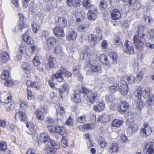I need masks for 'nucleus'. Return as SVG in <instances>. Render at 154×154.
Wrapping results in <instances>:
<instances>
[{"label": "nucleus", "instance_id": "obj_1", "mask_svg": "<svg viewBox=\"0 0 154 154\" xmlns=\"http://www.w3.org/2000/svg\"><path fill=\"white\" fill-rule=\"evenodd\" d=\"M138 28L137 35L134 36L133 39L134 44L136 46V48L139 50L143 45L142 39H144L145 35L143 34L144 29V26L140 25L138 26Z\"/></svg>", "mask_w": 154, "mask_h": 154}, {"label": "nucleus", "instance_id": "obj_2", "mask_svg": "<svg viewBox=\"0 0 154 154\" xmlns=\"http://www.w3.org/2000/svg\"><path fill=\"white\" fill-rule=\"evenodd\" d=\"M63 75H64L65 76L68 78L72 75V73L67 71L65 68H62L59 70L57 72L53 74L52 75V79H55L59 82H61L63 80Z\"/></svg>", "mask_w": 154, "mask_h": 154}, {"label": "nucleus", "instance_id": "obj_3", "mask_svg": "<svg viewBox=\"0 0 154 154\" xmlns=\"http://www.w3.org/2000/svg\"><path fill=\"white\" fill-rule=\"evenodd\" d=\"M82 92L85 94L88 98V100L91 104L94 103L97 100V93L95 92H92L86 88H82Z\"/></svg>", "mask_w": 154, "mask_h": 154}, {"label": "nucleus", "instance_id": "obj_4", "mask_svg": "<svg viewBox=\"0 0 154 154\" xmlns=\"http://www.w3.org/2000/svg\"><path fill=\"white\" fill-rule=\"evenodd\" d=\"M120 81V83L122 85V86H121V89L120 88V89H121L120 92L122 95H126L128 92L127 76H124L122 78H121Z\"/></svg>", "mask_w": 154, "mask_h": 154}, {"label": "nucleus", "instance_id": "obj_5", "mask_svg": "<svg viewBox=\"0 0 154 154\" xmlns=\"http://www.w3.org/2000/svg\"><path fill=\"white\" fill-rule=\"evenodd\" d=\"M0 98L3 99L4 100V102L0 101V105L2 103L8 104L11 102L12 101L11 97L9 93L8 92L4 91L1 92L0 94Z\"/></svg>", "mask_w": 154, "mask_h": 154}, {"label": "nucleus", "instance_id": "obj_6", "mask_svg": "<svg viewBox=\"0 0 154 154\" xmlns=\"http://www.w3.org/2000/svg\"><path fill=\"white\" fill-rule=\"evenodd\" d=\"M97 8L94 6H92V9L91 8L88 13V20H95L97 17Z\"/></svg>", "mask_w": 154, "mask_h": 154}, {"label": "nucleus", "instance_id": "obj_7", "mask_svg": "<svg viewBox=\"0 0 154 154\" xmlns=\"http://www.w3.org/2000/svg\"><path fill=\"white\" fill-rule=\"evenodd\" d=\"M152 132L151 127L147 123L145 124L140 130L141 135L145 137L150 135Z\"/></svg>", "mask_w": 154, "mask_h": 154}, {"label": "nucleus", "instance_id": "obj_8", "mask_svg": "<svg viewBox=\"0 0 154 154\" xmlns=\"http://www.w3.org/2000/svg\"><path fill=\"white\" fill-rule=\"evenodd\" d=\"M88 37L90 44L92 46L95 45L98 41L102 39L101 35L99 37H97L95 35L90 34L88 35Z\"/></svg>", "mask_w": 154, "mask_h": 154}, {"label": "nucleus", "instance_id": "obj_9", "mask_svg": "<svg viewBox=\"0 0 154 154\" xmlns=\"http://www.w3.org/2000/svg\"><path fill=\"white\" fill-rule=\"evenodd\" d=\"M125 48L124 51L128 54H132L134 52V48L132 44L128 40H126L125 42Z\"/></svg>", "mask_w": 154, "mask_h": 154}, {"label": "nucleus", "instance_id": "obj_10", "mask_svg": "<svg viewBox=\"0 0 154 154\" xmlns=\"http://www.w3.org/2000/svg\"><path fill=\"white\" fill-rule=\"evenodd\" d=\"M138 129L137 126L135 123L131 124L127 129V133L129 135H131L137 131Z\"/></svg>", "mask_w": 154, "mask_h": 154}, {"label": "nucleus", "instance_id": "obj_11", "mask_svg": "<svg viewBox=\"0 0 154 154\" xmlns=\"http://www.w3.org/2000/svg\"><path fill=\"white\" fill-rule=\"evenodd\" d=\"M15 117L16 120H20L21 122H25L27 119L26 114L23 112L19 111L16 113Z\"/></svg>", "mask_w": 154, "mask_h": 154}, {"label": "nucleus", "instance_id": "obj_12", "mask_svg": "<svg viewBox=\"0 0 154 154\" xmlns=\"http://www.w3.org/2000/svg\"><path fill=\"white\" fill-rule=\"evenodd\" d=\"M60 96V97L66 94L68 91V85L67 83L64 84L59 89Z\"/></svg>", "mask_w": 154, "mask_h": 154}, {"label": "nucleus", "instance_id": "obj_13", "mask_svg": "<svg viewBox=\"0 0 154 154\" xmlns=\"http://www.w3.org/2000/svg\"><path fill=\"white\" fill-rule=\"evenodd\" d=\"M146 154H154V143L148 142L145 146Z\"/></svg>", "mask_w": 154, "mask_h": 154}, {"label": "nucleus", "instance_id": "obj_14", "mask_svg": "<svg viewBox=\"0 0 154 154\" xmlns=\"http://www.w3.org/2000/svg\"><path fill=\"white\" fill-rule=\"evenodd\" d=\"M10 59L8 54L5 51H2L0 54V61L2 63H6Z\"/></svg>", "mask_w": 154, "mask_h": 154}, {"label": "nucleus", "instance_id": "obj_15", "mask_svg": "<svg viewBox=\"0 0 154 154\" xmlns=\"http://www.w3.org/2000/svg\"><path fill=\"white\" fill-rule=\"evenodd\" d=\"M128 104L126 102H122L118 108L119 111L121 113H123L127 111L128 108Z\"/></svg>", "mask_w": 154, "mask_h": 154}, {"label": "nucleus", "instance_id": "obj_16", "mask_svg": "<svg viewBox=\"0 0 154 154\" xmlns=\"http://www.w3.org/2000/svg\"><path fill=\"white\" fill-rule=\"evenodd\" d=\"M54 33L57 37L63 36L64 35L63 29L60 26H56L54 29Z\"/></svg>", "mask_w": 154, "mask_h": 154}, {"label": "nucleus", "instance_id": "obj_17", "mask_svg": "<svg viewBox=\"0 0 154 154\" xmlns=\"http://www.w3.org/2000/svg\"><path fill=\"white\" fill-rule=\"evenodd\" d=\"M111 16L112 19L116 20L120 18L121 14L119 10L114 9L112 11Z\"/></svg>", "mask_w": 154, "mask_h": 154}, {"label": "nucleus", "instance_id": "obj_18", "mask_svg": "<svg viewBox=\"0 0 154 154\" xmlns=\"http://www.w3.org/2000/svg\"><path fill=\"white\" fill-rule=\"evenodd\" d=\"M77 37V34L73 30L69 31L66 34V38L69 41L75 40Z\"/></svg>", "mask_w": 154, "mask_h": 154}, {"label": "nucleus", "instance_id": "obj_19", "mask_svg": "<svg viewBox=\"0 0 154 154\" xmlns=\"http://www.w3.org/2000/svg\"><path fill=\"white\" fill-rule=\"evenodd\" d=\"M29 32L27 31L23 36V40L27 43V44L30 45L33 44L34 43L33 40L28 35Z\"/></svg>", "mask_w": 154, "mask_h": 154}, {"label": "nucleus", "instance_id": "obj_20", "mask_svg": "<svg viewBox=\"0 0 154 154\" xmlns=\"http://www.w3.org/2000/svg\"><path fill=\"white\" fill-rule=\"evenodd\" d=\"M56 43V40L54 38H49L47 40V45L49 49H51Z\"/></svg>", "mask_w": 154, "mask_h": 154}, {"label": "nucleus", "instance_id": "obj_21", "mask_svg": "<svg viewBox=\"0 0 154 154\" xmlns=\"http://www.w3.org/2000/svg\"><path fill=\"white\" fill-rule=\"evenodd\" d=\"M39 139L41 142L46 143H48L50 139L47 134L42 133L40 134Z\"/></svg>", "mask_w": 154, "mask_h": 154}, {"label": "nucleus", "instance_id": "obj_22", "mask_svg": "<svg viewBox=\"0 0 154 154\" xmlns=\"http://www.w3.org/2000/svg\"><path fill=\"white\" fill-rule=\"evenodd\" d=\"M81 90H75L74 91V93L73 94V97L76 103H80L81 101L80 95Z\"/></svg>", "mask_w": 154, "mask_h": 154}, {"label": "nucleus", "instance_id": "obj_23", "mask_svg": "<svg viewBox=\"0 0 154 154\" xmlns=\"http://www.w3.org/2000/svg\"><path fill=\"white\" fill-rule=\"evenodd\" d=\"M105 105L103 103L97 102L94 106V109L97 112L103 111L104 109Z\"/></svg>", "mask_w": 154, "mask_h": 154}, {"label": "nucleus", "instance_id": "obj_24", "mask_svg": "<svg viewBox=\"0 0 154 154\" xmlns=\"http://www.w3.org/2000/svg\"><path fill=\"white\" fill-rule=\"evenodd\" d=\"M119 146L117 143H113L110 147L109 152L112 153H117L119 151Z\"/></svg>", "mask_w": 154, "mask_h": 154}, {"label": "nucleus", "instance_id": "obj_25", "mask_svg": "<svg viewBox=\"0 0 154 154\" xmlns=\"http://www.w3.org/2000/svg\"><path fill=\"white\" fill-rule=\"evenodd\" d=\"M56 22L59 25L65 27L67 25V21L63 17H59L56 20Z\"/></svg>", "mask_w": 154, "mask_h": 154}, {"label": "nucleus", "instance_id": "obj_26", "mask_svg": "<svg viewBox=\"0 0 154 154\" xmlns=\"http://www.w3.org/2000/svg\"><path fill=\"white\" fill-rule=\"evenodd\" d=\"M99 59L101 63L105 66L109 64L107 57L105 54H103L100 55Z\"/></svg>", "mask_w": 154, "mask_h": 154}, {"label": "nucleus", "instance_id": "obj_27", "mask_svg": "<svg viewBox=\"0 0 154 154\" xmlns=\"http://www.w3.org/2000/svg\"><path fill=\"white\" fill-rule=\"evenodd\" d=\"M40 24H41L37 21H33L32 23V26L35 33H36L38 30L40 29Z\"/></svg>", "mask_w": 154, "mask_h": 154}, {"label": "nucleus", "instance_id": "obj_28", "mask_svg": "<svg viewBox=\"0 0 154 154\" xmlns=\"http://www.w3.org/2000/svg\"><path fill=\"white\" fill-rule=\"evenodd\" d=\"M67 3L69 6H79L80 5V2L79 0H66Z\"/></svg>", "mask_w": 154, "mask_h": 154}, {"label": "nucleus", "instance_id": "obj_29", "mask_svg": "<svg viewBox=\"0 0 154 154\" xmlns=\"http://www.w3.org/2000/svg\"><path fill=\"white\" fill-rule=\"evenodd\" d=\"M136 90L134 92V94L136 98L138 99H140L141 98L142 90L141 88L139 86L136 87Z\"/></svg>", "mask_w": 154, "mask_h": 154}, {"label": "nucleus", "instance_id": "obj_30", "mask_svg": "<svg viewBox=\"0 0 154 154\" xmlns=\"http://www.w3.org/2000/svg\"><path fill=\"white\" fill-rule=\"evenodd\" d=\"M26 126L29 129L28 133L29 134H32L35 132V130L34 129V125L33 123L31 122H29L26 124Z\"/></svg>", "mask_w": 154, "mask_h": 154}, {"label": "nucleus", "instance_id": "obj_31", "mask_svg": "<svg viewBox=\"0 0 154 154\" xmlns=\"http://www.w3.org/2000/svg\"><path fill=\"white\" fill-rule=\"evenodd\" d=\"M10 70H4L1 75V78L2 80L11 78Z\"/></svg>", "mask_w": 154, "mask_h": 154}, {"label": "nucleus", "instance_id": "obj_32", "mask_svg": "<svg viewBox=\"0 0 154 154\" xmlns=\"http://www.w3.org/2000/svg\"><path fill=\"white\" fill-rule=\"evenodd\" d=\"M56 58L52 56H51L48 59V65L49 67H53L56 63Z\"/></svg>", "mask_w": 154, "mask_h": 154}, {"label": "nucleus", "instance_id": "obj_33", "mask_svg": "<svg viewBox=\"0 0 154 154\" xmlns=\"http://www.w3.org/2000/svg\"><path fill=\"white\" fill-rule=\"evenodd\" d=\"M151 92V89L150 88H146L143 92V96L145 98H148L150 96Z\"/></svg>", "mask_w": 154, "mask_h": 154}, {"label": "nucleus", "instance_id": "obj_34", "mask_svg": "<svg viewBox=\"0 0 154 154\" xmlns=\"http://www.w3.org/2000/svg\"><path fill=\"white\" fill-rule=\"evenodd\" d=\"M123 123V121L118 119H115L112 121V126L113 127L118 128L122 126Z\"/></svg>", "mask_w": 154, "mask_h": 154}, {"label": "nucleus", "instance_id": "obj_35", "mask_svg": "<svg viewBox=\"0 0 154 154\" xmlns=\"http://www.w3.org/2000/svg\"><path fill=\"white\" fill-rule=\"evenodd\" d=\"M26 25L24 23L22 22V23H20L19 24L15 27V30H17V32H18L19 31L22 32L23 29H24L26 27Z\"/></svg>", "mask_w": 154, "mask_h": 154}, {"label": "nucleus", "instance_id": "obj_36", "mask_svg": "<svg viewBox=\"0 0 154 154\" xmlns=\"http://www.w3.org/2000/svg\"><path fill=\"white\" fill-rule=\"evenodd\" d=\"M48 145L53 147L54 148L58 149H59L60 146L57 144L56 143L54 140H49V141L47 143Z\"/></svg>", "mask_w": 154, "mask_h": 154}, {"label": "nucleus", "instance_id": "obj_37", "mask_svg": "<svg viewBox=\"0 0 154 154\" xmlns=\"http://www.w3.org/2000/svg\"><path fill=\"white\" fill-rule=\"evenodd\" d=\"M56 132L59 133L61 135H63L66 132L65 128L63 127L58 126L56 127Z\"/></svg>", "mask_w": 154, "mask_h": 154}, {"label": "nucleus", "instance_id": "obj_38", "mask_svg": "<svg viewBox=\"0 0 154 154\" xmlns=\"http://www.w3.org/2000/svg\"><path fill=\"white\" fill-rule=\"evenodd\" d=\"M56 109L57 116L59 115L62 116L64 114V109L63 106H59L57 108H56Z\"/></svg>", "mask_w": 154, "mask_h": 154}, {"label": "nucleus", "instance_id": "obj_39", "mask_svg": "<svg viewBox=\"0 0 154 154\" xmlns=\"http://www.w3.org/2000/svg\"><path fill=\"white\" fill-rule=\"evenodd\" d=\"M36 116L37 119L39 120L40 121L44 120L45 116L41 111L40 110H37L36 112Z\"/></svg>", "mask_w": 154, "mask_h": 154}, {"label": "nucleus", "instance_id": "obj_40", "mask_svg": "<svg viewBox=\"0 0 154 154\" xmlns=\"http://www.w3.org/2000/svg\"><path fill=\"white\" fill-rule=\"evenodd\" d=\"M77 122L79 123H84L86 121V116L83 115L80 117H78L76 119Z\"/></svg>", "mask_w": 154, "mask_h": 154}, {"label": "nucleus", "instance_id": "obj_41", "mask_svg": "<svg viewBox=\"0 0 154 154\" xmlns=\"http://www.w3.org/2000/svg\"><path fill=\"white\" fill-rule=\"evenodd\" d=\"M43 151L46 154H55V151L54 150L50 147H45Z\"/></svg>", "mask_w": 154, "mask_h": 154}, {"label": "nucleus", "instance_id": "obj_42", "mask_svg": "<svg viewBox=\"0 0 154 154\" xmlns=\"http://www.w3.org/2000/svg\"><path fill=\"white\" fill-rule=\"evenodd\" d=\"M119 88V85L117 83H115L110 86V91L112 93L115 92Z\"/></svg>", "mask_w": 154, "mask_h": 154}, {"label": "nucleus", "instance_id": "obj_43", "mask_svg": "<svg viewBox=\"0 0 154 154\" xmlns=\"http://www.w3.org/2000/svg\"><path fill=\"white\" fill-rule=\"evenodd\" d=\"M83 5L84 7L87 9L91 7L92 9V6L91 5V2L89 0H83Z\"/></svg>", "mask_w": 154, "mask_h": 154}, {"label": "nucleus", "instance_id": "obj_44", "mask_svg": "<svg viewBox=\"0 0 154 154\" xmlns=\"http://www.w3.org/2000/svg\"><path fill=\"white\" fill-rule=\"evenodd\" d=\"M153 96L146 101V104L147 106H151L154 105V99L153 98Z\"/></svg>", "mask_w": 154, "mask_h": 154}, {"label": "nucleus", "instance_id": "obj_45", "mask_svg": "<svg viewBox=\"0 0 154 154\" xmlns=\"http://www.w3.org/2000/svg\"><path fill=\"white\" fill-rule=\"evenodd\" d=\"M26 47L23 44H21L18 49V52L21 54H24L26 51Z\"/></svg>", "mask_w": 154, "mask_h": 154}, {"label": "nucleus", "instance_id": "obj_46", "mask_svg": "<svg viewBox=\"0 0 154 154\" xmlns=\"http://www.w3.org/2000/svg\"><path fill=\"white\" fill-rule=\"evenodd\" d=\"M54 51L55 54H60L62 52V49L60 45H56L54 48Z\"/></svg>", "mask_w": 154, "mask_h": 154}, {"label": "nucleus", "instance_id": "obj_47", "mask_svg": "<svg viewBox=\"0 0 154 154\" xmlns=\"http://www.w3.org/2000/svg\"><path fill=\"white\" fill-rule=\"evenodd\" d=\"M20 106L22 110H26L28 108V105L26 102L23 100L20 101Z\"/></svg>", "mask_w": 154, "mask_h": 154}, {"label": "nucleus", "instance_id": "obj_48", "mask_svg": "<svg viewBox=\"0 0 154 154\" xmlns=\"http://www.w3.org/2000/svg\"><path fill=\"white\" fill-rule=\"evenodd\" d=\"M109 56L112 59L113 63L115 64L117 62V59L118 58V56L117 54L113 52H111L109 54Z\"/></svg>", "mask_w": 154, "mask_h": 154}, {"label": "nucleus", "instance_id": "obj_49", "mask_svg": "<svg viewBox=\"0 0 154 154\" xmlns=\"http://www.w3.org/2000/svg\"><path fill=\"white\" fill-rule=\"evenodd\" d=\"M127 81L128 84L134 83L136 80L135 77L133 75H131L130 76H126Z\"/></svg>", "mask_w": 154, "mask_h": 154}, {"label": "nucleus", "instance_id": "obj_50", "mask_svg": "<svg viewBox=\"0 0 154 154\" xmlns=\"http://www.w3.org/2000/svg\"><path fill=\"white\" fill-rule=\"evenodd\" d=\"M48 131L50 133H54L56 132V127L51 125H48L47 126Z\"/></svg>", "mask_w": 154, "mask_h": 154}, {"label": "nucleus", "instance_id": "obj_51", "mask_svg": "<svg viewBox=\"0 0 154 154\" xmlns=\"http://www.w3.org/2000/svg\"><path fill=\"white\" fill-rule=\"evenodd\" d=\"M4 83L5 85L7 86H10L13 83V82L10 79H8L4 80Z\"/></svg>", "mask_w": 154, "mask_h": 154}, {"label": "nucleus", "instance_id": "obj_52", "mask_svg": "<svg viewBox=\"0 0 154 154\" xmlns=\"http://www.w3.org/2000/svg\"><path fill=\"white\" fill-rule=\"evenodd\" d=\"M33 62L35 66H37L40 64V62L38 56H36L35 57Z\"/></svg>", "mask_w": 154, "mask_h": 154}, {"label": "nucleus", "instance_id": "obj_53", "mask_svg": "<svg viewBox=\"0 0 154 154\" xmlns=\"http://www.w3.org/2000/svg\"><path fill=\"white\" fill-rule=\"evenodd\" d=\"M144 19L146 23L148 24L152 23L153 22L152 18L149 16L145 15L144 17Z\"/></svg>", "mask_w": 154, "mask_h": 154}, {"label": "nucleus", "instance_id": "obj_54", "mask_svg": "<svg viewBox=\"0 0 154 154\" xmlns=\"http://www.w3.org/2000/svg\"><path fill=\"white\" fill-rule=\"evenodd\" d=\"M61 144L64 148H66L67 145V140L65 137H63L61 140Z\"/></svg>", "mask_w": 154, "mask_h": 154}, {"label": "nucleus", "instance_id": "obj_55", "mask_svg": "<svg viewBox=\"0 0 154 154\" xmlns=\"http://www.w3.org/2000/svg\"><path fill=\"white\" fill-rule=\"evenodd\" d=\"M7 149V145L5 143L0 142V150L5 152Z\"/></svg>", "mask_w": 154, "mask_h": 154}, {"label": "nucleus", "instance_id": "obj_56", "mask_svg": "<svg viewBox=\"0 0 154 154\" xmlns=\"http://www.w3.org/2000/svg\"><path fill=\"white\" fill-rule=\"evenodd\" d=\"M114 41L116 45L122 46L123 45V43L121 41L120 39L118 37H116Z\"/></svg>", "mask_w": 154, "mask_h": 154}, {"label": "nucleus", "instance_id": "obj_57", "mask_svg": "<svg viewBox=\"0 0 154 154\" xmlns=\"http://www.w3.org/2000/svg\"><path fill=\"white\" fill-rule=\"evenodd\" d=\"M132 5L133 9L134 10H137L139 9L141 7L140 3L137 2Z\"/></svg>", "mask_w": 154, "mask_h": 154}, {"label": "nucleus", "instance_id": "obj_58", "mask_svg": "<svg viewBox=\"0 0 154 154\" xmlns=\"http://www.w3.org/2000/svg\"><path fill=\"white\" fill-rule=\"evenodd\" d=\"M147 36L150 39H152L154 38V29H152L150 31H149L147 33Z\"/></svg>", "mask_w": 154, "mask_h": 154}, {"label": "nucleus", "instance_id": "obj_59", "mask_svg": "<svg viewBox=\"0 0 154 154\" xmlns=\"http://www.w3.org/2000/svg\"><path fill=\"white\" fill-rule=\"evenodd\" d=\"M73 74L76 76H79L81 80H82V77L81 75H80L79 74V71L77 68H75V69L73 70Z\"/></svg>", "mask_w": 154, "mask_h": 154}, {"label": "nucleus", "instance_id": "obj_60", "mask_svg": "<svg viewBox=\"0 0 154 154\" xmlns=\"http://www.w3.org/2000/svg\"><path fill=\"white\" fill-rule=\"evenodd\" d=\"M137 109L139 110H140L143 107V103L141 100H139L137 102Z\"/></svg>", "mask_w": 154, "mask_h": 154}, {"label": "nucleus", "instance_id": "obj_61", "mask_svg": "<svg viewBox=\"0 0 154 154\" xmlns=\"http://www.w3.org/2000/svg\"><path fill=\"white\" fill-rule=\"evenodd\" d=\"M55 81H57V80L55 79H52V76L51 77V80H49L48 83L50 86L52 88H54V82Z\"/></svg>", "mask_w": 154, "mask_h": 154}, {"label": "nucleus", "instance_id": "obj_62", "mask_svg": "<svg viewBox=\"0 0 154 154\" xmlns=\"http://www.w3.org/2000/svg\"><path fill=\"white\" fill-rule=\"evenodd\" d=\"M36 150L35 149L29 148L26 152V154H35Z\"/></svg>", "mask_w": 154, "mask_h": 154}, {"label": "nucleus", "instance_id": "obj_63", "mask_svg": "<svg viewBox=\"0 0 154 154\" xmlns=\"http://www.w3.org/2000/svg\"><path fill=\"white\" fill-rule=\"evenodd\" d=\"M27 97L29 100H31L34 97V96L32 94V91L30 90L27 89Z\"/></svg>", "mask_w": 154, "mask_h": 154}, {"label": "nucleus", "instance_id": "obj_64", "mask_svg": "<svg viewBox=\"0 0 154 154\" xmlns=\"http://www.w3.org/2000/svg\"><path fill=\"white\" fill-rule=\"evenodd\" d=\"M108 45L107 42L105 40H103L101 43V46L102 48L106 49Z\"/></svg>", "mask_w": 154, "mask_h": 154}]
</instances>
